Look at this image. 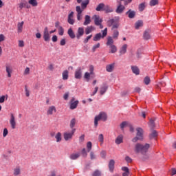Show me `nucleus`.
I'll list each match as a JSON object with an SVG mask.
<instances>
[{
  "mask_svg": "<svg viewBox=\"0 0 176 176\" xmlns=\"http://www.w3.org/2000/svg\"><path fill=\"white\" fill-rule=\"evenodd\" d=\"M84 34H85V28H78L77 30V34H76L77 39H80V36H83Z\"/></svg>",
  "mask_w": 176,
  "mask_h": 176,
  "instance_id": "obj_13",
  "label": "nucleus"
},
{
  "mask_svg": "<svg viewBox=\"0 0 176 176\" xmlns=\"http://www.w3.org/2000/svg\"><path fill=\"white\" fill-rule=\"evenodd\" d=\"M115 69V63H111L106 66V71L107 72H113Z\"/></svg>",
  "mask_w": 176,
  "mask_h": 176,
  "instance_id": "obj_17",
  "label": "nucleus"
},
{
  "mask_svg": "<svg viewBox=\"0 0 176 176\" xmlns=\"http://www.w3.org/2000/svg\"><path fill=\"white\" fill-rule=\"evenodd\" d=\"M136 131V137L132 139V142H137V141H142L144 140V130L142 128H137Z\"/></svg>",
  "mask_w": 176,
  "mask_h": 176,
  "instance_id": "obj_3",
  "label": "nucleus"
},
{
  "mask_svg": "<svg viewBox=\"0 0 176 176\" xmlns=\"http://www.w3.org/2000/svg\"><path fill=\"white\" fill-rule=\"evenodd\" d=\"M100 156L102 159H105V157H107V151H101Z\"/></svg>",
  "mask_w": 176,
  "mask_h": 176,
  "instance_id": "obj_59",
  "label": "nucleus"
},
{
  "mask_svg": "<svg viewBox=\"0 0 176 176\" xmlns=\"http://www.w3.org/2000/svg\"><path fill=\"white\" fill-rule=\"evenodd\" d=\"M8 95L0 96V104H3V102H5V99L8 100Z\"/></svg>",
  "mask_w": 176,
  "mask_h": 176,
  "instance_id": "obj_44",
  "label": "nucleus"
},
{
  "mask_svg": "<svg viewBox=\"0 0 176 176\" xmlns=\"http://www.w3.org/2000/svg\"><path fill=\"white\" fill-rule=\"evenodd\" d=\"M30 67H26L23 72V75H30Z\"/></svg>",
  "mask_w": 176,
  "mask_h": 176,
  "instance_id": "obj_62",
  "label": "nucleus"
},
{
  "mask_svg": "<svg viewBox=\"0 0 176 176\" xmlns=\"http://www.w3.org/2000/svg\"><path fill=\"white\" fill-rule=\"evenodd\" d=\"M122 171L124 173H122V176H129L130 175V171L129 170V168L124 166L122 168Z\"/></svg>",
  "mask_w": 176,
  "mask_h": 176,
  "instance_id": "obj_33",
  "label": "nucleus"
},
{
  "mask_svg": "<svg viewBox=\"0 0 176 176\" xmlns=\"http://www.w3.org/2000/svg\"><path fill=\"white\" fill-rule=\"evenodd\" d=\"M98 140L100 141V142H101V144H103V142H104V135L100 134L99 136H98Z\"/></svg>",
  "mask_w": 176,
  "mask_h": 176,
  "instance_id": "obj_57",
  "label": "nucleus"
},
{
  "mask_svg": "<svg viewBox=\"0 0 176 176\" xmlns=\"http://www.w3.org/2000/svg\"><path fill=\"white\" fill-rule=\"evenodd\" d=\"M81 155L82 157H87V151H86V148H82L81 151Z\"/></svg>",
  "mask_w": 176,
  "mask_h": 176,
  "instance_id": "obj_53",
  "label": "nucleus"
},
{
  "mask_svg": "<svg viewBox=\"0 0 176 176\" xmlns=\"http://www.w3.org/2000/svg\"><path fill=\"white\" fill-rule=\"evenodd\" d=\"M94 23L96 25H100V24L102 23V20L100 19V16L98 15H94Z\"/></svg>",
  "mask_w": 176,
  "mask_h": 176,
  "instance_id": "obj_19",
  "label": "nucleus"
},
{
  "mask_svg": "<svg viewBox=\"0 0 176 176\" xmlns=\"http://www.w3.org/2000/svg\"><path fill=\"white\" fill-rule=\"evenodd\" d=\"M57 112V109H56V106H50L47 109V115L48 116H51L54 113H56Z\"/></svg>",
  "mask_w": 176,
  "mask_h": 176,
  "instance_id": "obj_8",
  "label": "nucleus"
},
{
  "mask_svg": "<svg viewBox=\"0 0 176 176\" xmlns=\"http://www.w3.org/2000/svg\"><path fill=\"white\" fill-rule=\"evenodd\" d=\"M126 14L129 19H134V17H135V11L130 9L126 12Z\"/></svg>",
  "mask_w": 176,
  "mask_h": 176,
  "instance_id": "obj_15",
  "label": "nucleus"
},
{
  "mask_svg": "<svg viewBox=\"0 0 176 176\" xmlns=\"http://www.w3.org/2000/svg\"><path fill=\"white\" fill-rule=\"evenodd\" d=\"M143 25H144V22L142 21V20H138L135 23V30H140V28L143 27Z\"/></svg>",
  "mask_w": 176,
  "mask_h": 176,
  "instance_id": "obj_24",
  "label": "nucleus"
},
{
  "mask_svg": "<svg viewBox=\"0 0 176 176\" xmlns=\"http://www.w3.org/2000/svg\"><path fill=\"white\" fill-rule=\"evenodd\" d=\"M102 35H101V33H98L95 35V36L94 37V41L95 42H97L98 41H100V39H101V38H105V36L108 34V28H104V30H102Z\"/></svg>",
  "mask_w": 176,
  "mask_h": 176,
  "instance_id": "obj_4",
  "label": "nucleus"
},
{
  "mask_svg": "<svg viewBox=\"0 0 176 176\" xmlns=\"http://www.w3.org/2000/svg\"><path fill=\"white\" fill-rule=\"evenodd\" d=\"M10 124L12 130H14V129H16V126L17 124L16 122V118L14 117V115L13 113L10 114Z\"/></svg>",
  "mask_w": 176,
  "mask_h": 176,
  "instance_id": "obj_6",
  "label": "nucleus"
},
{
  "mask_svg": "<svg viewBox=\"0 0 176 176\" xmlns=\"http://www.w3.org/2000/svg\"><path fill=\"white\" fill-rule=\"evenodd\" d=\"M69 76V72L68 70H65L62 73V78L63 80H68V78Z\"/></svg>",
  "mask_w": 176,
  "mask_h": 176,
  "instance_id": "obj_26",
  "label": "nucleus"
},
{
  "mask_svg": "<svg viewBox=\"0 0 176 176\" xmlns=\"http://www.w3.org/2000/svg\"><path fill=\"white\" fill-rule=\"evenodd\" d=\"M90 75H91V74H90L89 72L85 73L84 78H85V79H86L87 80V82H89V80H90Z\"/></svg>",
  "mask_w": 176,
  "mask_h": 176,
  "instance_id": "obj_51",
  "label": "nucleus"
},
{
  "mask_svg": "<svg viewBox=\"0 0 176 176\" xmlns=\"http://www.w3.org/2000/svg\"><path fill=\"white\" fill-rule=\"evenodd\" d=\"M157 135H159L157 131L156 130L152 129L149 134V138L150 140H156V138H157Z\"/></svg>",
  "mask_w": 176,
  "mask_h": 176,
  "instance_id": "obj_12",
  "label": "nucleus"
},
{
  "mask_svg": "<svg viewBox=\"0 0 176 176\" xmlns=\"http://www.w3.org/2000/svg\"><path fill=\"white\" fill-rule=\"evenodd\" d=\"M159 3V0H151L149 5L150 6H156Z\"/></svg>",
  "mask_w": 176,
  "mask_h": 176,
  "instance_id": "obj_43",
  "label": "nucleus"
},
{
  "mask_svg": "<svg viewBox=\"0 0 176 176\" xmlns=\"http://www.w3.org/2000/svg\"><path fill=\"white\" fill-rule=\"evenodd\" d=\"M80 157V153H72L70 155L69 158L72 160H76V159H79Z\"/></svg>",
  "mask_w": 176,
  "mask_h": 176,
  "instance_id": "obj_25",
  "label": "nucleus"
},
{
  "mask_svg": "<svg viewBox=\"0 0 176 176\" xmlns=\"http://www.w3.org/2000/svg\"><path fill=\"white\" fill-rule=\"evenodd\" d=\"M106 45L107 46H111L113 45V38L112 36H109L107 38V42Z\"/></svg>",
  "mask_w": 176,
  "mask_h": 176,
  "instance_id": "obj_38",
  "label": "nucleus"
},
{
  "mask_svg": "<svg viewBox=\"0 0 176 176\" xmlns=\"http://www.w3.org/2000/svg\"><path fill=\"white\" fill-rule=\"evenodd\" d=\"M109 49H110V52L109 53H116L118 52V47H116V45H109Z\"/></svg>",
  "mask_w": 176,
  "mask_h": 176,
  "instance_id": "obj_35",
  "label": "nucleus"
},
{
  "mask_svg": "<svg viewBox=\"0 0 176 176\" xmlns=\"http://www.w3.org/2000/svg\"><path fill=\"white\" fill-rule=\"evenodd\" d=\"M93 176H101V171H100L99 170H96L93 175Z\"/></svg>",
  "mask_w": 176,
  "mask_h": 176,
  "instance_id": "obj_55",
  "label": "nucleus"
},
{
  "mask_svg": "<svg viewBox=\"0 0 176 176\" xmlns=\"http://www.w3.org/2000/svg\"><path fill=\"white\" fill-rule=\"evenodd\" d=\"M25 93L26 97H30V90H28V88L27 87V86H25Z\"/></svg>",
  "mask_w": 176,
  "mask_h": 176,
  "instance_id": "obj_60",
  "label": "nucleus"
},
{
  "mask_svg": "<svg viewBox=\"0 0 176 176\" xmlns=\"http://www.w3.org/2000/svg\"><path fill=\"white\" fill-rule=\"evenodd\" d=\"M28 3L34 8L38 6V1L36 0H29Z\"/></svg>",
  "mask_w": 176,
  "mask_h": 176,
  "instance_id": "obj_40",
  "label": "nucleus"
},
{
  "mask_svg": "<svg viewBox=\"0 0 176 176\" xmlns=\"http://www.w3.org/2000/svg\"><path fill=\"white\" fill-rule=\"evenodd\" d=\"M23 25H24V21L19 22L17 24V32L21 34L23 32Z\"/></svg>",
  "mask_w": 176,
  "mask_h": 176,
  "instance_id": "obj_20",
  "label": "nucleus"
},
{
  "mask_svg": "<svg viewBox=\"0 0 176 176\" xmlns=\"http://www.w3.org/2000/svg\"><path fill=\"white\" fill-rule=\"evenodd\" d=\"M103 11L105 12V13H112V12H113V9H112L109 6H104Z\"/></svg>",
  "mask_w": 176,
  "mask_h": 176,
  "instance_id": "obj_34",
  "label": "nucleus"
},
{
  "mask_svg": "<svg viewBox=\"0 0 176 176\" xmlns=\"http://www.w3.org/2000/svg\"><path fill=\"white\" fill-rule=\"evenodd\" d=\"M108 119V116L105 112H100L98 116H95L94 118V126L97 127L98 126V122L102 120V122H107Z\"/></svg>",
  "mask_w": 176,
  "mask_h": 176,
  "instance_id": "obj_2",
  "label": "nucleus"
},
{
  "mask_svg": "<svg viewBox=\"0 0 176 176\" xmlns=\"http://www.w3.org/2000/svg\"><path fill=\"white\" fill-rule=\"evenodd\" d=\"M148 126L151 129H153L155 127V120L150 119Z\"/></svg>",
  "mask_w": 176,
  "mask_h": 176,
  "instance_id": "obj_46",
  "label": "nucleus"
},
{
  "mask_svg": "<svg viewBox=\"0 0 176 176\" xmlns=\"http://www.w3.org/2000/svg\"><path fill=\"white\" fill-rule=\"evenodd\" d=\"M144 83L146 85H149L151 83V78L146 76L144 79Z\"/></svg>",
  "mask_w": 176,
  "mask_h": 176,
  "instance_id": "obj_50",
  "label": "nucleus"
},
{
  "mask_svg": "<svg viewBox=\"0 0 176 176\" xmlns=\"http://www.w3.org/2000/svg\"><path fill=\"white\" fill-rule=\"evenodd\" d=\"M89 71V74H91V75H94V66L90 65Z\"/></svg>",
  "mask_w": 176,
  "mask_h": 176,
  "instance_id": "obj_54",
  "label": "nucleus"
},
{
  "mask_svg": "<svg viewBox=\"0 0 176 176\" xmlns=\"http://www.w3.org/2000/svg\"><path fill=\"white\" fill-rule=\"evenodd\" d=\"M21 174V171L19 167H16L14 169V175L17 176Z\"/></svg>",
  "mask_w": 176,
  "mask_h": 176,
  "instance_id": "obj_42",
  "label": "nucleus"
},
{
  "mask_svg": "<svg viewBox=\"0 0 176 176\" xmlns=\"http://www.w3.org/2000/svg\"><path fill=\"white\" fill-rule=\"evenodd\" d=\"M67 34L69 35V36L72 38V39H75L76 38V35L75 33L74 32V30H72V28H69L67 31Z\"/></svg>",
  "mask_w": 176,
  "mask_h": 176,
  "instance_id": "obj_30",
  "label": "nucleus"
},
{
  "mask_svg": "<svg viewBox=\"0 0 176 176\" xmlns=\"http://www.w3.org/2000/svg\"><path fill=\"white\" fill-rule=\"evenodd\" d=\"M90 3L89 0H84L82 2H81V10L83 11L85 9L87 8V5Z\"/></svg>",
  "mask_w": 176,
  "mask_h": 176,
  "instance_id": "obj_21",
  "label": "nucleus"
},
{
  "mask_svg": "<svg viewBox=\"0 0 176 176\" xmlns=\"http://www.w3.org/2000/svg\"><path fill=\"white\" fill-rule=\"evenodd\" d=\"M122 142H123V136L122 135H120L116 139V144H117V145H119L122 144Z\"/></svg>",
  "mask_w": 176,
  "mask_h": 176,
  "instance_id": "obj_37",
  "label": "nucleus"
},
{
  "mask_svg": "<svg viewBox=\"0 0 176 176\" xmlns=\"http://www.w3.org/2000/svg\"><path fill=\"white\" fill-rule=\"evenodd\" d=\"M74 78L76 79H82V68L78 67L75 73H74Z\"/></svg>",
  "mask_w": 176,
  "mask_h": 176,
  "instance_id": "obj_11",
  "label": "nucleus"
},
{
  "mask_svg": "<svg viewBox=\"0 0 176 176\" xmlns=\"http://www.w3.org/2000/svg\"><path fill=\"white\" fill-rule=\"evenodd\" d=\"M75 131H76V129H73L71 132H65L63 134V137L65 141H69V140H72V137L74 136V134H75Z\"/></svg>",
  "mask_w": 176,
  "mask_h": 176,
  "instance_id": "obj_5",
  "label": "nucleus"
},
{
  "mask_svg": "<svg viewBox=\"0 0 176 176\" xmlns=\"http://www.w3.org/2000/svg\"><path fill=\"white\" fill-rule=\"evenodd\" d=\"M149 148H151V144L148 143H146L145 144L138 143L135 145V153L145 155L148 152Z\"/></svg>",
  "mask_w": 176,
  "mask_h": 176,
  "instance_id": "obj_1",
  "label": "nucleus"
},
{
  "mask_svg": "<svg viewBox=\"0 0 176 176\" xmlns=\"http://www.w3.org/2000/svg\"><path fill=\"white\" fill-rule=\"evenodd\" d=\"M125 8L124 7L122 3H120V5L118 6L117 9L116 10V12L118 14H120L121 13H123V10H124Z\"/></svg>",
  "mask_w": 176,
  "mask_h": 176,
  "instance_id": "obj_22",
  "label": "nucleus"
},
{
  "mask_svg": "<svg viewBox=\"0 0 176 176\" xmlns=\"http://www.w3.org/2000/svg\"><path fill=\"white\" fill-rule=\"evenodd\" d=\"M79 104V100H75V98H72L70 101V109H76L78 104Z\"/></svg>",
  "mask_w": 176,
  "mask_h": 176,
  "instance_id": "obj_9",
  "label": "nucleus"
},
{
  "mask_svg": "<svg viewBox=\"0 0 176 176\" xmlns=\"http://www.w3.org/2000/svg\"><path fill=\"white\" fill-rule=\"evenodd\" d=\"M9 134V131H8V129L5 128L3 131V137H6Z\"/></svg>",
  "mask_w": 176,
  "mask_h": 176,
  "instance_id": "obj_61",
  "label": "nucleus"
},
{
  "mask_svg": "<svg viewBox=\"0 0 176 176\" xmlns=\"http://www.w3.org/2000/svg\"><path fill=\"white\" fill-rule=\"evenodd\" d=\"M67 23H69V24H71V25H74V24L75 23V20H74V19L72 18H68Z\"/></svg>",
  "mask_w": 176,
  "mask_h": 176,
  "instance_id": "obj_56",
  "label": "nucleus"
},
{
  "mask_svg": "<svg viewBox=\"0 0 176 176\" xmlns=\"http://www.w3.org/2000/svg\"><path fill=\"white\" fill-rule=\"evenodd\" d=\"M109 168L111 173H113V170H115V160H111L109 162Z\"/></svg>",
  "mask_w": 176,
  "mask_h": 176,
  "instance_id": "obj_16",
  "label": "nucleus"
},
{
  "mask_svg": "<svg viewBox=\"0 0 176 176\" xmlns=\"http://www.w3.org/2000/svg\"><path fill=\"white\" fill-rule=\"evenodd\" d=\"M112 38L116 41L118 40V38H119V31L118 30H113Z\"/></svg>",
  "mask_w": 176,
  "mask_h": 176,
  "instance_id": "obj_32",
  "label": "nucleus"
},
{
  "mask_svg": "<svg viewBox=\"0 0 176 176\" xmlns=\"http://www.w3.org/2000/svg\"><path fill=\"white\" fill-rule=\"evenodd\" d=\"M99 47H100V43L93 46L92 52L94 53V52H96V50L98 49Z\"/></svg>",
  "mask_w": 176,
  "mask_h": 176,
  "instance_id": "obj_58",
  "label": "nucleus"
},
{
  "mask_svg": "<svg viewBox=\"0 0 176 176\" xmlns=\"http://www.w3.org/2000/svg\"><path fill=\"white\" fill-rule=\"evenodd\" d=\"M75 124H76V119L72 118L69 123L70 129H72V130H73L74 128L75 127Z\"/></svg>",
  "mask_w": 176,
  "mask_h": 176,
  "instance_id": "obj_39",
  "label": "nucleus"
},
{
  "mask_svg": "<svg viewBox=\"0 0 176 176\" xmlns=\"http://www.w3.org/2000/svg\"><path fill=\"white\" fill-rule=\"evenodd\" d=\"M132 72L135 75H140V69L137 66H131Z\"/></svg>",
  "mask_w": 176,
  "mask_h": 176,
  "instance_id": "obj_31",
  "label": "nucleus"
},
{
  "mask_svg": "<svg viewBox=\"0 0 176 176\" xmlns=\"http://www.w3.org/2000/svg\"><path fill=\"white\" fill-rule=\"evenodd\" d=\"M50 176H61V175H57V171L52 170Z\"/></svg>",
  "mask_w": 176,
  "mask_h": 176,
  "instance_id": "obj_64",
  "label": "nucleus"
},
{
  "mask_svg": "<svg viewBox=\"0 0 176 176\" xmlns=\"http://www.w3.org/2000/svg\"><path fill=\"white\" fill-rule=\"evenodd\" d=\"M91 148H93V144H91V142H88L87 143V152H90V151H91Z\"/></svg>",
  "mask_w": 176,
  "mask_h": 176,
  "instance_id": "obj_45",
  "label": "nucleus"
},
{
  "mask_svg": "<svg viewBox=\"0 0 176 176\" xmlns=\"http://www.w3.org/2000/svg\"><path fill=\"white\" fill-rule=\"evenodd\" d=\"M58 34L63 36L64 35V28L63 27L59 26L58 28Z\"/></svg>",
  "mask_w": 176,
  "mask_h": 176,
  "instance_id": "obj_52",
  "label": "nucleus"
},
{
  "mask_svg": "<svg viewBox=\"0 0 176 176\" xmlns=\"http://www.w3.org/2000/svg\"><path fill=\"white\" fill-rule=\"evenodd\" d=\"M140 12H144L145 10V3H142L139 5Z\"/></svg>",
  "mask_w": 176,
  "mask_h": 176,
  "instance_id": "obj_48",
  "label": "nucleus"
},
{
  "mask_svg": "<svg viewBox=\"0 0 176 176\" xmlns=\"http://www.w3.org/2000/svg\"><path fill=\"white\" fill-rule=\"evenodd\" d=\"M115 28H119V23L114 22V24L113 25L111 30L113 31Z\"/></svg>",
  "mask_w": 176,
  "mask_h": 176,
  "instance_id": "obj_63",
  "label": "nucleus"
},
{
  "mask_svg": "<svg viewBox=\"0 0 176 176\" xmlns=\"http://www.w3.org/2000/svg\"><path fill=\"white\" fill-rule=\"evenodd\" d=\"M27 6V1H22L19 4V10H22L23 8Z\"/></svg>",
  "mask_w": 176,
  "mask_h": 176,
  "instance_id": "obj_41",
  "label": "nucleus"
},
{
  "mask_svg": "<svg viewBox=\"0 0 176 176\" xmlns=\"http://www.w3.org/2000/svg\"><path fill=\"white\" fill-rule=\"evenodd\" d=\"M127 53V44H124L120 50V54H126Z\"/></svg>",
  "mask_w": 176,
  "mask_h": 176,
  "instance_id": "obj_29",
  "label": "nucleus"
},
{
  "mask_svg": "<svg viewBox=\"0 0 176 176\" xmlns=\"http://www.w3.org/2000/svg\"><path fill=\"white\" fill-rule=\"evenodd\" d=\"M104 7H105V4L101 3L98 4V6H97V8H96V12H101V10L104 11Z\"/></svg>",
  "mask_w": 176,
  "mask_h": 176,
  "instance_id": "obj_36",
  "label": "nucleus"
},
{
  "mask_svg": "<svg viewBox=\"0 0 176 176\" xmlns=\"http://www.w3.org/2000/svg\"><path fill=\"white\" fill-rule=\"evenodd\" d=\"M55 138L56 140V142H60L61 141V133L58 132L56 135Z\"/></svg>",
  "mask_w": 176,
  "mask_h": 176,
  "instance_id": "obj_47",
  "label": "nucleus"
},
{
  "mask_svg": "<svg viewBox=\"0 0 176 176\" xmlns=\"http://www.w3.org/2000/svg\"><path fill=\"white\" fill-rule=\"evenodd\" d=\"M107 90H108V86L103 85L102 87H101L100 89V96H104V94H105V93H107Z\"/></svg>",
  "mask_w": 176,
  "mask_h": 176,
  "instance_id": "obj_28",
  "label": "nucleus"
},
{
  "mask_svg": "<svg viewBox=\"0 0 176 176\" xmlns=\"http://www.w3.org/2000/svg\"><path fill=\"white\" fill-rule=\"evenodd\" d=\"M6 71L8 74L7 76L8 78H12V73L13 72V69H12V67L9 65H6Z\"/></svg>",
  "mask_w": 176,
  "mask_h": 176,
  "instance_id": "obj_14",
  "label": "nucleus"
},
{
  "mask_svg": "<svg viewBox=\"0 0 176 176\" xmlns=\"http://www.w3.org/2000/svg\"><path fill=\"white\" fill-rule=\"evenodd\" d=\"M144 39L148 41V39H151V30H146L143 35Z\"/></svg>",
  "mask_w": 176,
  "mask_h": 176,
  "instance_id": "obj_18",
  "label": "nucleus"
},
{
  "mask_svg": "<svg viewBox=\"0 0 176 176\" xmlns=\"http://www.w3.org/2000/svg\"><path fill=\"white\" fill-rule=\"evenodd\" d=\"M76 11L77 12V20L80 21L82 20V12H83V10H82L80 6H78L76 7Z\"/></svg>",
  "mask_w": 176,
  "mask_h": 176,
  "instance_id": "obj_10",
  "label": "nucleus"
},
{
  "mask_svg": "<svg viewBox=\"0 0 176 176\" xmlns=\"http://www.w3.org/2000/svg\"><path fill=\"white\" fill-rule=\"evenodd\" d=\"M90 23H91V19L90 18V16L85 15L83 25H89V24H90Z\"/></svg>",
  "mask_w": 176,
  "mask_h": 176,
  "instance_id": "obj_27",
  "label": "nucleus"
},
{
  "mask_svg": "<svg viewBox=\"0 0 176 176\" xmlns=\"http://www.w3.org/2000/svg\"><path fill=\"white\" fill-rule=\"evenodd\" d=\"M96 30V28L94 26H88L85 28V34L86 35H89L91 32Z\"/></svg>",
  "mask_w": 176,
  "mask_h": 176,
  "instance_id": "obj_23",
  "label": "nucleus"
},
{
  "mask_svg": "<svg viewBox=\"0 0 176 176\" xmlns=\"http://www.w3.org/2000/svg\"><path fill=\"white\" fill-rule=\"evenodd\" d=\"M43 39L45 42H49L50 41V34L49 33V29L47 27L44 28Z\"/></svg>",
  "mask_w": 176,
  "mask_h": 176,
  "instance_id": "obj_7",
  "label": "nucleus"
},
{
  "mask_svg": "<svg viewBox=\"0 0 176 176\" xmlns=\"http://www.w3.org/2000/svg\"><path fill=\"white\" fill-rule=\"evenodd\" d=\"M115 24V19H112L107 21L108 27H112Z\"/></svg>",
  "mask_w": 176,
  "mask_h": 176,
  "instance_id": "obj_49",
  "label": "nucleus"
}]
</instances>
